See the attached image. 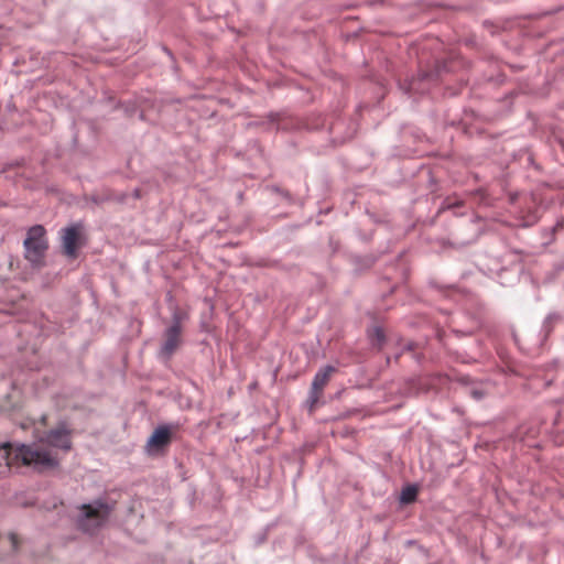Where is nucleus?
Here are the masks:
<instances>
[{
  "mask_svg": "<svg viewBox=\"0 0 564 564\" xmlns=\"http://www.w3.org/2000/svg\"><path fill=\"white\" fill-rule=\"evenodd\" d=\"M72 446L69 431L65 424L58 425L42 436L36 444L13 446L7 443L2 446L9 466L22 464L37 469L58 466V457L54 449L69 451Z\"/></svg>",
  "mask_w": 564,
  "mask_h": 564,
  "instance_id": "obj_1",
  "label": "nucleus"
},
{
  "mask_svg": "<svg viewBox=\"0 0 564 564\" xmlns=\"http://www.w3.org/2000/svg\"><path fill=\"white\" fill-rule=\"evenodd\" d=\"M82 514L77 520L80 530L94 533L100 529L111 514L112 508L102 501L83 505L79 508Z\"/></svg>",
  "mask_w": 564,
  "mask_h": 564,
  "instance_id": "obj_2",
  "label": "nucleus"
},
{
  "mask_svg": "<svg viewBox=\"0 0 564 564\" xmlns=\"http://www.w3.org/2000/svg\"><path fill=\"white\" fill-rule=\"evenodd\" d=\"M47 247L44 227L41 225L31 227L24 240L25 259L33 267H42Z\"/></svg>",
  "mask_w": 564,
  "mask_h": 564,
  "instance_id": "obj_3",
  "label": "nucleus"
},
{
  "mask_svg": "<svg viewBox=\"0 0 564 564\" xmlns=\"http://www.w3.org/2000/svg\"><path fill=\"white\" fill-rule=\"evenodd\" d=\"M62 246L64 253L69 258L77 257V250L83 246V226L74 224L62 230Z\"/></svg>",
  "mask_w": 564,
  "mask_h": 564,
  "instance_id": "obj_4",
  "label": "nucleus"
},
{
  "mask_svg": "<svg viewBox=\"0 0 564 564\" xmlns=\"http://www.w3.org/2000/svg\"><path fill=\"white\" fill-rule=\"evenodd\" d=\"M336 371V369L333 366H326L318 370V372L315 375L313 382H312V389H311V409L314 408V404L319 399V395L325 388V386L328 383L332 375Z\"/></svg>",
  "mask_w": 564,
  "mask_h": 564,
  "instance_id": "obj_5",
  "label": "nucleus"
},
{
  "mask_svg": "<svg viewBox=\"0 0 564 564\" xmlns=\"http://www.w3.org/2000/svg\"><path fill=\"white\" fill-rule=\"evenodd\" d=\"M181 321L180 316L175 314L173 325L165 332V341L162 347V352L171 356L181 344Z\"/></svg>",
  "mask_w": 564,
  "mask_h": 564,
  "instance_id": "obj_6",
  "label": "nucleus"
},
{
  "mask_svg": "<svg viewBox=\"0 0 564 564\" xmlns=\"http://www.w3.org/2000/svg\"><path fill=\"white\" fill-rule=\"evenodd\" d=\"M172 431L167 425H161L154 430L148 441V447L151 449H161L170 444Z\"/></svg>",
  "mask_w": 564,
  "mask_h": 564,
  "instance_id": "obj_7",
  "label": "nucleus"
},
{
  "mask_svg": "<svg viewBox=\"0 0 564 564\" xmlns=\"http://www.w3.org/2000/svg\"><path fill=\"white\" fill-rule=\"evenodd\" d=\"M417 490L414 487H408L402 491V502L409 503L415 500Z\"/></svg>",
  "mask_w": 564,
  "mask_h": 564,
  "instance_id": "obj_8",
  "label": "nucleus"
},
{
  "mask_svg": "<svg viewBox=\"0 0 564 564\" xmlns=\"http://www.w3.org/2000/svg\"><path fill=\"white\" fill-rule=\"evenodd\" d=\"M469 393L475 400H481L487 394V390L480 386L473 387L470 388Z\"/></svg>",
  "mask_w": 564,
  "mask_h": 564,
  "instance_id": "obj_9",
  "label": "nucleus"
},
{
  "mask_svg": "<svg viewBox=\"0 0 564 564\" xmlns=\"http://www.w3.org/2000/svg\"><path fill=\"white\" fill-rule=\"evenodd\" d=\"M9 539L11 541L13 550L17 551L20 544L19 536L15 533H10Z\"/></svg>",
  "mask_w": 564,
  "mask_h": 564,
  "instance_id": "obj_10",
  "label": "nucleus"
},
{
  "mask_svg": "<svg viewBox=\"0 0 564 564\" xmlns=\"http://www.w3.org/2000/svg\"><path fill=\"white\" fill-rule=\"evenodd\" d=\"M377 336L380 340L383 338L382 332L380 329H377Z\"/></svg>",
  "mask_w": 564,
  "mask_h": 564,
  "instance_id": "obj_11",
  "label": "nucleus"
}]
</instances>
